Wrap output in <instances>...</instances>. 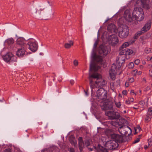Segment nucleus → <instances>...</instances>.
<instances>
[{
	"instance_id": "1",
	"label": "nucleus",
	"mask_w": 152,
	"mask_h": 152,
	"mask_svg": "<svg viewBox=\"0 0 152 152\" xmlns=\"http://www.w3.org/2000/svg\"><path fill=\"white\" fill-rule=\"evenodd\" d=\"M89 79L90 81V85L92 90L96 88H101L102 79L101 75L97 73L94 72L91 75H89Z\"/></svg>"
},
{
	"instance_id": "2",
	"label": "nucleus",
	"mask_w": 152,
	"mask_h": 152,
	"mask_svg": "<svg viewBox=\"0 0 152 152\" xmlns=\"http://www.w3.org/2000/svg\"><path fill=\"white\" fill-rule=\"evenodd\" d=\"M105 148L99 144V149L102 152H108V150H115L118 147V144L115 141L111 140L107 141L105 145Z\"/></svg>"
},
{
	"instance_id": "3",
	"label": "nucleus",
	"mask_w": 152,
	"mask_h": 152,
	"mask_svg": "<svg viewBox=\"0 0 152 152\" xmlns=\"http://www.w3.org/2000/svg\"><path fill=\"white\" fill-rule=\"evenodd\" d=\"M132 17L139 21L142 20L144 18L143 9L140 7L135 8L132 12Z\"/></svg>"
},
{
	"instance_id": "4",
	"label": "nucleus",
	"mask_w": 152,
	"mask_h": 152,
	"mask_svg": "<svg viewBox=\"0 0 152 152\" xmlns=\"http://www.w3.org/2000/svg\"><path fill=\"white\" fill-rule=\"evenodd\" d=\"M118 130L121 134L126 136H129L132 132V130L130 128L123 125L119 128Z\"/></svg>"
},
{
	"instance_id": "5",
	"label": "nucleus",
	"mask_w": 152,
	"mask_h": 152,
	"mask_svg": "<svg viewBox=\"0 0 152 152\" xmlns=\"http://www.w3.org/2000/svg\"><path fill=\"white\" fill-rule=\"evenodd\" d=\"M110 49L106 46L101 45L98 49V53L102 57H105L110 52Z\"/></svg>"
},
{
	"instance_id": "6",
	"label": "nucleus",
	"mask_w": 152,
	"mask_h": 152,
	"mask_svg": "<svg viewBox=\"0 0 152 152\" xmlns=\"http://www.w3.org/2000/svg\"><path fill=\"white\" fill-rule=\"evenodd\" d=\"M96 95L98 99H106L107 97V91L102 88L98 89L96 92Z\"/></svg>"
},
{
	"instance_id": "7",
	"label": "nucleus",
	"mask_w": 152,
	"mask_h": 152,
	"mask_svg": "<svg viewBox=\"0 0 152 152\" xmlns=\"http://www.w3.org/2000/svg\"><path fill=\"white\" fill-rule=\"evenodd\" d=\"M129 33V27L126 25H125L119 31L118 35L121 38H126L128 36Z\"/></svg>"
},
{
	"instance_id": "8",
	"label": "nucleus",
	"mask_w": 152,
	"mask_h": 152,
	"mask_svg": "<svg viewBox=\"0 0 152 152\" xmlns=\"http://www.w3.org/2000/svg\"><path fill=\"white\" fill-rule=\"evenodd\" d=\"M27 45L28 46V48L32 52H35L37 50L38 45L36 41L34 39L30 40L28 43Z\"/></svg>"
},
{
	"instance_id": "9",
	"label": "nucleus",
	"mask_w": 152,
	"mask_h": 152,
	"mask_svg": "<svg viewBox=\"0 0 152 152\" xmlns=\"http://www.w3.org/2000/svg\"><path fill=\"white\" fill-rule=\"evenodd\" d=\"M108 41L109 43L113 46H115L118 42L117 37L115 35H110L108 38Z\"/></svg>"
},
{
	"instance_id": "10",
	"label": "nucleus",
	"mask_w": 152,
	"mask_h": 152,
	"mask_svg": "<svg viewBox=\"0 0 152 152\" xmlns=\"http://www.w3.org/2000/svg\"><path fill=\"white\" fill-rule=\"evenodd\" d=\"M110 136L111 139H112V140L115 141L118 144V143H121L123 141V137L122 135L113 133L111 134Z\"/></svg>"
},
{
	"instance_id": "11",
	"label": "nucleus",
	"mask_w": 152,
	"mask_h": 152,
	"mask_svg": "<svg viewBox=\"0 0 152 152\" xmlns=\"http://www.w3.org/2000/svg\"><path fill=\"white\" fill-rule=\"evenodd\" d=\"M26 46L18 47V50L16 52V55L19 57H22L25 54L26 52Z\"/></svg>"
},
{
	"instance_id": "12",
	"label": "nucleus",
	"mask_w": 152,
	"mask_h": 152,
	"mask_svg": "<svg viewBox=\"0 0 152 152\" xmlns=\"http://www.w3.org/2000/svg\"><path fill=\"white\" fill-rule=\"evenodd\" d=\"M105 114L110 117L111 119H118L120 117V115L118 112L109 111L107 112H105Z\"/></svg>"
},
{
	"instance_id": "13",
	"label": "nucleus",
	"mask_w": 152,
	"mask_h": 152,
	"mask_svg": "<svg viewBox=\"0 0 152 152\" xmlns=\"http://www.w3.org/2000/svg\"><path fill=\"white\" fill-rule=\"evenodd\" d=\"M45 8L41 5L37 6L36 7L34 8L32 10L34 13L39 16L41 15V12Z\"/></svg>"
},
{
	"instance_id": "14",
	"label": "nucleus",
	"mask_w": 152,
	"mask_h": 152,
	"mask_svg": "<svg viewBox=\"0 0 152 152\" xmlns=\"http://www.w3.org/2000/svg\"><path fill=\"white\" fill-rule=\"evenodd\" d=\"M151 22L149 20L147 22L145 26L142 28L141 31L144 34L148 31L151 28Z\"/></svg>"
},
{
	"instance_id": "15",
	"label": "nucleus",
	"mask_w": 152,
	"mask_h": 152,
	"mask_svg": "<svg viewBox=\"0 0 152 152\" xmlns=\"http://www.w3.org/2000/svg\"><path fill=\"white\" fill-rule=\"evenodd\" d=\"M151 22L149 20L147 22L145 26L142 28L141 31L144 34L148 31L151 28Z\"/></svg>"
},
{
	"instance_id": "16",
	"label": "nucleus",
	"mask_w": 152,
	"mask_h": 152,
	"mask_svg": "<svg viewBox=\"0 0 152 152\" xmlns=\"http://www.w3.org/2000/svg\"><path fill=\"white\" fill-rule=\"evenodd\" d=\"M102 108L104 110H112L113 108V105L111 102H106L102 106Z\"/></svg>"
},
{
	"instance_id": "17",
	"label": "nucleus",
	"mask_w": 152,
	"mask_h": 152,
	"mask_svg": "<svg viewBox=\"0 0 152 152\" xmlns=\"http://www.w3.org/2000/svg\"><path fill=\"white\" fill-rule=\"evenodd\" d=\"M124 16L126 21L130 22L133 21V18H132L129 10H126L124 12Z\"/></svg>"
},
{
	"instance_id": "18",
	"label": "nucleus",
	"mask_w": 152,
	"mask_h": 152,
	"mask_svg": "<svg viewBox=\"0 0 152 152\" xmlns=\"http://www.w3.org/2000/svg\"><path fill=\"white\" fill-rule=\"evenodd\" d=\"M25 40L23 37L18 38L16 41V43L18 47L26 46L27 45L25 43Z\"/></svg>"
},
{
	"instance_id": "19",
	"label": "nucleus",
	"mask_w": 152,
	"mask_h": 152,
	"mask_svg": "<svg viewBox=\"0 0 152 152\" xmlns=\"http://www.w3.org/2000/svg\"><path fill=\"white\" fill-rule=\"evenodd\" d=\"M12 56V53L9 52L5 56H3V60L5 61L8 62H10L11 57Z\"/></svg>"
},
{
	"instance_id": "20",
	"label": "nucleus",
	"mask_w": 152,
	"mask_h": 152,
	"mask_svg": "<svg viewBox=\"0 0 152 152\" xmlns=\"http://www.w3.org/2000/svg\"><path fill=\"white\" fill-rule=\"evenodd\" d=\"M115 26L114 24L111 23L107 27V30L109 32L113 33L115 32Z\"/></svg>"
},
{
	"instance_id": "21",
	"label": "nucleus",
	"mask_w": 152,
	"mask_h": 152,
	"mask_svg": "<svg viewBox=\"0 0 152 152\" xmlns=\"http://www.w3.org/2000/svg\"><path fill=\"white\" fill-rule=\"evenodd\" d=\"M100 68V66H96L94 64H92L90 65V71H93L95 72H97Z\"/></svg>"
},
{
	"instance_id": "22",
	"label": "nucleus",
	"mask_w": 152,
	"mask_h": 152,
	"mask_svg": "<svg viewBox=\"0 0 152 152\" xmlns=\"http://www.w3.org/2000/svg\"><path fill=\"white\" fill-rule=\"evenodd\" d=\"M149 0H141V2L143 5V6L146 7L147 9H149L150 7L148 3L149 2Z\"/></svg>"
},
{
	"instance_id": "23",
	"label": "nucleus",
	"mask_w": 152,
	"mask_h": 152,
	"mask_svg": "<svg viewBox=\"0 0 152 152\" xmlns=\"http://www.w3.org/2000/svg\"><path fill=\"white\" fill-rule=\"evenodd\" d=\"M14 42V40L13 38H9L6 40L5 43L6 44L9 46H11L13 44Z\"/></svg>"
},
{
	"instance_id": "24",
	"label": "nucleus",
	"mask_w": 152,
	"mask_h": 152,
	"mask_svg": "<svg viewBox=\"0 0 152 152\" xmlns=\"http://www.w3.org/2000/svg\"><path fill=\"white\" fill-rule=\"evenodd\" d=\"M126 58L127 55L129 56L132 54L134 55V54L132 50L131 49L126 48Z\"/></svg>"
},
{
	"instance_id": "25",
	"label": "nucleus",
	"mask_w": 152,
	"mask_h": 152,
	"mask_svg": "<svg viewBox=\"0 0 152 152\" xmlns=\"http://www.w3.org/2000/svg\"><path fill=\"white\" fill-rule=\"evenodd\" d=\"M73 45V42L72 40L69 41V43H66L64 45V47L66 48H69Z\"/></svg>"
},
{
	"instance_id": "26",
	"label": "nucleus",
	"mask_w": 152,
	"mask_h": 152,
	"mask_svg": "<svg viewBox=\"0 0 152 152\" xmlns=\"http://www.w3.org/2000/svg\"><path fill=\"white\" fill-rule=\"evenodd\" d=\"M152 115H148L147 113L146 116V117L145 118V121L146 123H148V122L151 120V118H152Z\"/></svg>"
},
{
	"instance_id": "27",
	"label": "nucleus",
	"mask_w": 152,
	"mask_h": 152,
	"mask_svg": "<svg viewBox=\"0 0 152 152\" xmlns=\"http://www.w3.org/2000/svg\"><path fill=\"white\" fill-rule=\"evenodd\" d=\"M84 145V142H80L78 143V147L80 152H82L83 150Z\"/></svg>"
},
{
	"instance_id": "28",
	"label": "nucleus",
	"mask_w": 152,
	"mask_h": 152,
	"mask_svg": "<svg viewBox=\"0 0 152 152\" xmlns=\"http://www.w3.org/2000/svg\"><path fill=\"white\" fill-rule=\"evenodd\" d=\"M116 69V66L114 64H112L111 69H110L109 72H116L115 70Z\"/></svg>"
},
{
	"instance_id": "29",
	"label": "nucleus",
	"mask_w": 152,
	"mask_h": 152,
	"mask_svg": "<svg viewBox=\"0 0 152 152\" xmlns=\"http://www.w3.org/2000/svg\"><path fill=\"white\" fill-rule=\"evenodd\" d=\"M143 34H144L140 30V31L137 32L135 34L133 38L135 39H137L139 36Z\"/></svg>"
},
{
	"instance_id": "30",
	"label": "nucleus",
	"mask_w": 152,
	"mask_h": 152,
	"mask_svg": "<svg viewBox=\"0 0 152 152\" xmlns=\"http://www.w3.org/2000/svg\"><path fill=\"white\" fill-rule=\"evenodd\" d=\"M143 34H144L140 30V31L137 32L135 34L133 38L135 39H137L139 36Z\"/></svg>"
},
{
	"instance_id": "31",
	"label": "nucleus",
	"mask_w": 152,
	"mask_h": 152,
	"mask_svg": "<svg viewBox=\"0 0 152 152\" xmlns=\"http://www.w3.org/2000/svg\"><path fill=\"white\" fill-rule=\"evenodd\" d=\"M93 57L94 58H97L98 62H102V59L99 57V56H96L95 53L94 54Z\"/></svg>"
},
{
	"instance_id": "32",
	"label": "nucleus",
	"mask_w": 152,
	"mask_h": 152,
	"mask_svg": "<svg viewBox=\"0 0 152 152\" xmlns=\"http://www.w3.org/2000/svg\"><path fill=\"white\" fill-rule=\"evenodd\" d=\"M130 44V42H125L122 45L121 48L122 49L125 48L128 46Z\"/></svg>"
},
{
	"instance_id": "33",
	"label": "nucleus",
	"mask_w": 152,
	"mask_h": 152,
	"mask_svg": "<svg viewBox=\"0 0 152 152\" xmlns=\"http://www.w3.org/2000/svg\"><path fill=\"white\" fill-rule=\"evenodd\" d=\"M110 78L113 80H115V74L116 72H109Z\"/></svg>"
},
{
	"instance_id": "34",
	"label": "nucleus",
	"mask_w": 152,
	"mask_h": 152,
	"mask_svg": "<svg viewBox=\"0 0 152 152\" xmlns=\"http://www.w3.org/2000/svg\"><path fill=\"white\" fill-rule=\"evenodd\" d=\"M17 58L15 56L13 55L12 54V56L11 57L10 62H17Z\"/></svg>"
},
{
	"instance_id": "35",
	"label": "nucleus",
	"mask_w": 152,
	"mask_h": 152,
	"mask_svg": "<svg viewBox=\"0 0 152 152\" xmlns=\"http://www.w3.org/2000/svg\"><path fill=\"white\" fill-rule=\"evenodd\" d=\"M70 142L75 147L77 145V142L75 139L71 140H70Z\"/></svg>"
},
{
	"instance_id": "36",
	"label": "nucleus",
	"mask_w": 152,
	"mask_h": 152,
	"mask_svg": "<svg viewBox=\"0 0 152 152\" xmlns=\"http://www.w3.org/2000/svg\"><path fill=\"white\" fill-rule=\"evenodd\" d=\"M115 104L116 107L118 108H120L121 106V103L120 102H117V101H115L114 102Z\"/></svg>"
},
{
	"instance_id": "37",
	"label": "nucleus",
	"mask_w": 152,
	"mask_h": 152,
	"mask_svg": "<svg viewBox=\"0 0 152 152\" xmlns=\"http://www.w3.org/2000/svg\"><path fill=\"white\" fill-rule=\"evenodd\" d=\"M145 52L146 53H149L151 52V49L149 48H146L145 49Z\"/></svg>"
},
{
	"instance_id": "38",
	"label": "nucleus",
	"mask_w": 152,
	"mask_h": 152,
	"mask_svg": "<svg viewBox=\"0 0 152 152\" xmlns=\"http://www.w3.org/2000/svg\"><path fill=\"white\" fill-rule=\"evenodd\" d=\"M148 146H151L152 145V136L148 139Z\"/></svg>"
},
{
	"instance_id": "39",
	"label": "nucleus",
	"mask_w": 152,
	"mask_h": 152,
	"mask_svg": "<svg viewBox=\"0 0 152 152\" xmlns=\"http://www.w3.org/2000/svg\"><path fill=\"white\" fill-rule=\"evenodd\" d=\"M134 66V64L133 62L130 63L128 65V67L129 68L132 69L133 68Z\"/></svg>"
},
{
	"instance_id": "40",
	"label": "nucleus",
	"mask_w": 152,
	"mask_h": 152,
	"mask_svg": "<svg viewBox=\"0 0 152 152\" xmlns=\"http://www.w3.org/2000/svg\"><path fill=\"white\" fill-rule=\"evenodd\" d=\"M126 49H125L122 50L120 52V55H125V56H126Z\"/></svg>"
},
{
	"instance_id": "41",
	"label": "nucleus",
	"mask_w": 152,
	"mask_h": 152,
	"mask_svg": "<svg viewBox=\"0 0 152 152\" xmlns=\"http://www.w3.org/2000/svg\"><path fill=\"white\" fill-rule=\"evenodd\" d=\"M147 113L152 115V107H149Z\"/></svg>"
},
{
	"instance_id": "42",
	"label": "nucleus",
	"mask_w": 152,
	"mask_h": 152,
	"mask_svg": "<svg viewBox=\"0 0 152 152\" xmlns=\"http://www.w3.org/2000/svg\"><path fill=\"white\" fill-rule=\"evenodd\" d=\"M85 144L86 147H88L90 145V142L88 140H86L85 141Z\"/></svg>"
},
{
	"instance_id": "43",
	"label": "nucleus",
	"mask_w": 152,
	"mask_h": 152,
	"mask_svg": "<svg viewBox=\"0 0 152 152\" xmlns=\"http://www.w3.org/2000/svg\"><path fill=\"white\" fill-rule=\"evenodd\" d=\"M128 81L130 83L133 82L134 81V79L133 77L129 78L128 79Z\"/></svg>"
},
{
	"instance_id": "44",
	"label": "nucleus",
	"mask_w": 152,
	"mask_h": 152,
	"mask_svg": "<svg viewBox=\"0 0 152 152\" xmlns=\"http://www.w3.org/2000/svg\"><path fill=\"white\" fill-rule=\"evenodd\" d=\"M140 140V138L138 137L135 140L134 142H132L133 144H135L138 142Z\"/></svg>"
},
{
	"instance_id": "45",
	"label": "nucleus",
	"mask_w": 152,
	"mask_h": 152,
	"mask_svg": "<svg viewBox=\"0 0 152 152\" xmlns=\"http://www.w3.org/2000/svg\"><path fill=\"white\" fill-rule=\"evenodd\" d=\"M101 83L102 86H104L107 84L106 81L104 80H102V81H101Z\"/></svg>"
},
{
	"instance_id": "46",
	"label": "nucleus",
	"mask_w": 152,
	"mask_h": 152,
	"mask_svg": "<svg viewBox=\"0 0 152 152\" xmlns=\"http://www.w3.org/2000/svg\"><path fill=\"white\" fill-rule=\"evenodd\" d=\"M78 143L80 142H83L82 137H79L78 138Z\"/></svg>"
},
{
	"instance_id": "47",
	"label": "nucleus",
	"mask_w": 152,
	"mask_h": 152,
	"mask_svg": "<svg viewBox=\"0 0 152 152\" xmlns=\"http://www.w3.org/2000/svg\"><path fill=\"white\" fill-rule=\"evenodd\" d=\"M98 43V41L97 40H96L95 42L94 43V48H95L96 47Z\"/></svg>"
},
{
	"instance_id": "48",
	"label": "nucleus",
	"mask_w": 152,
	"mask_h": 152,
	"mask_svg": "<svg viewBox=\"0 0 152 152\" xmlns=\"http://www.w3.org/2000/svg\"><path fill=\"white\" fill-rule=\"evenodd\" d=\"M137 70L135 69L134 70L132 71V73L134 74V75H137Z\"/></svg>"
},
{
	"instance_id": "49",
	"label": "nucleus",
	"mask_w": 152,
	"mask_h": 152,
	"mask_svg": "<svg viewBox=\"0 0 152 152\" xmlns=\"http://www.w3.org/2000/svg\"><path fill=\"white\" fill-rule=\"evenodd\" d=\"M73 63L75 66H77L78 64V61L77 60H75L74 61Z\"/></svg>"
},
{
	"instance_id": "50",
	"label": "nucleus",
	"mask_w": 152,
	"mask_h": 152,
	"mask_svg": "<svg viewBox=\"0 0 152 152\" xmlns=\"http://www.w3.org/2000/svg\"><path fill=\"white\" fill-rule=\"evenodd\" d=\"M139 104L142 105H143L145 104V102L144 100H141L139 102Z\"/></svg>"
},
{
	"instance_id": "51",
	"label": "nucleus",
	"mask_w": 152,
	"mask_h": 152,
	"mask_svg": "<svg viewBox=\"0 0 152 152\" xmlns=\"http://www.w3.org/2000/svg\"><path fill=\"white\" fill-rule=\"evenodd\" d=\"M69 151L70 152H75L74 149L72 148H69Z\"/></svg>"
},
{
	"instance_id": "52",
	"label": "nucleus",
	"mask_w": 152,
	"mask_h": 152,
	"mask_svg": "<svg viewBox=\"0 0 152 152\" xmlns=\"http://www.w3.org/2000/svg\"><path fill=\"white\" fill-rule=\"evenodd\" d=\"M134 63L138 65L140 63V60L138 59L134 61Z\"/></svg>"
},
{
	"instance_id": "53",
	"label": "nucleus",
	"mask_w": 152,
	"mask_h": 152,
	"mask_svg": "<svg viewBox=\"0 0 152 152\" xmlns=\"http://www.w3.org/2000/svg\"><path fill=\"white\" fill-rule=\"evenodd\" d=\"M127 91L126 90H124L123 91H122V94H124L125 95H126L127 94Z\"/></svg>"
},
{
	"instance_id": "54",
	"label": "nucleus",
	"mask_w": 152,
	"mask_h": 152,
	"mask_svg": "<svg viewBox=\"0 0 152 152\" xmlns=\"http://www.w3.org/2000/svg\"><path fill=\"white\" fill-rule=\"evenodd\" d=\"M137 129H138V130H139V131H140V127L139 126V127H138L137 128H135V133H137Z\"/></svg>"
},
{
	"instance_id": "55",
	"label": "nucleus",
	"mask_w": 152,
	"mask_h": 152,
	"mask_svg": "<svg viewBox=\"0 0 152 152\" xmlns=\"http://www.w3.org/2000/svg\"><path fill=\"white\" fill-rule=\"evenodd\" d=\"M149 75L150 76L152 77V69L149 70Z\"/></svg>"
},
{
	"instance_id": "56",
	"label": "nucleus",
	"mask_w": 152,
	"mask_h": 152,
	"mask_svg": "<svg viewBox=\"0 0 152 152\" xmlns=\"http://www.w3.org/2000/svg\"><path fill=\"white\" fill-rule=\"evenodd\" d=\"M128 100H129L130 102H133L134 101V99L133 98H130Z\"/></svg>"
},
{
	"instance_id": "57",
	"label": "nucleus",
	"mask_w": 152,
	"mask_h": 152,
	"mask_svg": "<svg viewBox=\"0 0 152 152\" xmlns=\"http://www.w3.org/2000/svg\"><path fill=\"white\" fill-rule=\"evenodd\" d=\"M4 152H11V150L9 149H6L4 151Z\"/></svg>"
},
{
	"instance_id": "58",
	"label": "nucleus",
	"mask_w": 152,
	"mask_h": 152,
	"mask_svg": "<svg viewBox=\"0 0 152 152\" xmlns=\"http://www.w3.org/2000/svg\"><path fill=\"white\" fill-rule=\"evenodd\" d=\"M116 83H117L118 84L117 85H119L120 86V81L119 80H118L116 81L115 83L114 84V85H115Z\"/></svg>"
},
{
	"instance_id": "59",
	"label": "nucleus",
	"mask_w": 152,
	"mask_h": 152,
	"mask_svg": "<svg viewBox=\"0 0 152 152\" xmlns=\"http://www.w3.org/2000/svg\"><path fill=\"white\" fill-rule=\"evenodd\" d=\"M125 85L126 87H128L129 86V82H126L125 83Z\"/></svg>"
},
{
	"instance_id": "60",
	"label": "nucleus",
	"mask_w": 152,
	"mask_h": 152,
	"mask_svg": "<svg viewBox=\"0 0 152 152\" xmlns=\"http://www.w3.org/2000/svg\"><path fill=\"white\" fill-rule=\"evenodd\" d=\"M150 87L147 86L146 88H145V91H147L150 90Z\"/></svg>"
},
{
	"instance_id": "61",
	"label": "nucleus",
	"mask_w": 152,
	"mask_h": 152,
	"mask_svg": "<svg viewBox=\"0 0 152 152\" xmlns=\"http://www.w3.org/2000/svg\"><path fill=\"white\" fill-rule=\"evenodd\" d=\"M70 84L71 85H73L74 84V80H70Z\"/></svg>"
},
{
	"instance_id": "62",
	"label": "nucleus",
	"mask_w": 152,
	"mask_h": 152,
	"mask_svg": "<svg viewBox=\"0 0 152 152\" xmlns=\"http://www.w3.org/2000/svg\"><path fill=\"white\" fill-rule=\"evenodd\" d=\"M126 104H130V102L129 100H128V101L126 100Z\"/></svg>"
},
{
	"instance_id": "63",
	"label": "nucleus",
	"mask_w": 152,
	"mask_h": 152,
	"mask_svg": "<svg viewBox=\"0 0 152 152\" xmlns=\"http://www.w3.org/2000/svg\"><path fill=\"white\" fill-rule=\"evenodd\" d=\"M88 148V150H89V151H92L93 150V148Z\"/></svg>"
},
{
	"instance_id": "64",
	"label": "nucleus",
	"mask_w": 152,
	"mask_h": 152,
	"mask_svg": "<svg viewBox=\"0 0 152 152\" xmlns=\"http://www.w3.org/2000/svg\"><path fill=\"white\" fill-rule=\"evenodd\" d=\"M130 92L131 94L133 93L134 94H135V93L134 92V90H131Z\"/></svg>"
}]
</instances>
